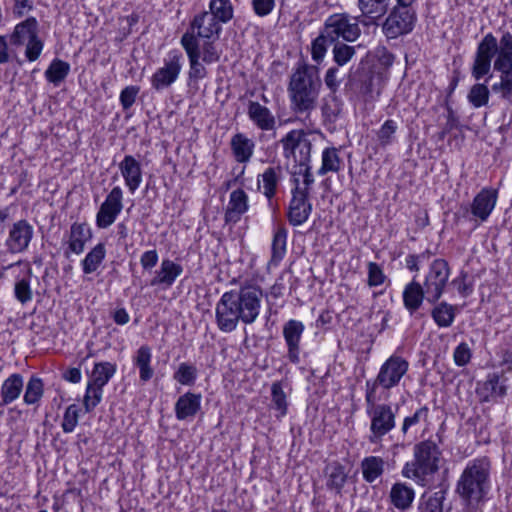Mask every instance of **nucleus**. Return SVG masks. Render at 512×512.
Masks as SVG:
<instances>
[{
    "instance_id": "nucleus-1",
    "label": "nucleus",
    "mask_w": 512,
    "mask_h": 512,
    "mask_svg": "<svg viewBox=\"0 0 512 512\" xmlns=\"http://www.w3.org/2000/svg\"><path fill=\"white\" fill-rule=\"evenodd\" d=\"M262 291L256 286H244L222 294L215 306V322L224 333L236 330L239 322L252 324L259 316Z\"/></svg>"
},
{
    "instance_id": "nucleus-2",
    "label": "nucleus",
    "mask_w": 512,
    "mask_h": 512,
    "mask_svg": "<svg viewBox=\"0 0 512 512\" xmlns=\"http://www.w3.org/2000/svg\"><path fill=\"white\" fill-rule=\"evenodd\" d=\"M491 470L490 458L480 456L469 460L461 472L455 493L470 512H476L487 500L491 490Z\"/></svg>"
},
{
    "instance_id": "nucleus-3",
    "label": "nucleus",
    "mask_w": 512,
    "mask_h": 512,
    "mask_svg": "<svg viewBox=\"0 0 512 512\" xmlns=\"http://www.w3.org/2000/svg\"><path fill=\"white\" fill-rule=\"evenodd\" d=\"M321 87L319 68L305 62L298 63L287 87L291 110L309 118L318 105Z\"/></svg>"
},
{
    "instance_id": "nucleus-4",
    "label": "nucleus",
    "mask_w": 512,
    "mask_h": 512,
    "mask_svg": "<svg viewBox=\"0 0 512 512\" xmlns=\"http://www.w3.org/2000/svg\"><path fill=\"white\" fill-rule=\"evenodd\" d=\"M441 449L430 439L423 440L413 447V459L404 464L401 474L416 484L427 487L439 471Z\"/></svg>"
},
{
    "instance_id": "nucleus-5",
    "label": "nucleus",
    "mask_w": 512,
    "mask_h": 512,
    "mask_svg": "<svg viewBox=\"0 0 512 512\" xmlns=\"http://www.w3.org/2000/svg\"><path fill=\"white\" fill-rule=\"evenodd\" d=\"M377 401V395L365 393L366 413L370 418L368 441L371 444L380 443L396 427V410L390 404H377Z\"/></svg>"
},
{
    "instance_id": "nucleus-6",
    "label": "nucleus",
    "mask_w": 512,
    "mask_h": 512,
    "mask_svg": "<svg viewBox=\"0 0 512 512\" xmlns=\"http://www.w3.org/2000/svg\"><path fill=\"white\" fill-rule=\"evenodd\" d=\"M12 47L25 46V57L29 62L36 61L44 48V42L39 37V24L35 17H28L15 25L9 35Z\"/></svg>"
},
{
    "instance_id": "nucleus-7",
    "label": "nucleus",
    "mask_w": 512,
    "mask_h": 512,
    "mask_svg": "<svg viewBox=\"0 0 512 512\" xmlns=\"http://www.w3.org/2000/svg\"><path fill=\"white\" fill-rule=\"evenodd\" d=\"M409 362L399 355H391L380 367L374 380H367L365 393L376 395L378 387L390 390L399 385L401 379L408 372Z\"/></svg>"
},
{
    "instance_id": "nucleus-8",
    "label": "nucleus",
    "mask_w": 512,
    "mask_h": 512,
    "mask_svg": "<svg viewBox=\"0 0 512 512\" xmlns=\"http://www.w3.org/2000/svg\"><path fill=\"white\" fill-rule=\"evenodd\" d=\"M415 7L395 4L382 25V31L388 39L411 33L417 22Z\"/></svg>"
},
{
    "instance_id": "nucleus-9",
    "label": "nucleus",
    "mask_w": 512,
    "mask_h": 512,
    "mask_svg": "<svg viewBox=\"0 0 512 512\" xmlns=\"http://www.w3.org/2000/svg\"><path fill=\"white\" fill-rule=\"evenodd\" d=\"M322 31L330 38V43L353 42L361 33L356 19L346 14L330 15L325 20Z\"/></svg>"
},
{
    "instance_id": "nucleus-10",
    "label": "nucleus",
    "mask_w": 512,
    "mask_h": 512,
    "mask_svg": "<svg viewBox=\"0 0 512 512\" xmlns=\"http://www.w3.org/2000/svg\"><path fill=\"white\" fill-rule=\"evenodd\" d=\"M183 61L184 56L180 50H170L163 59V66L151 76V87L160 92L174 84L181 73Z\"/></svg>"
},
{
    "instance_id": "nucleus-11",
    "label": "nucleus",
    "mask_w": 512,
    "mask_h": 512,
    "mask_svg": "<svg viewBox=\"0 0 512 512\" xmlns=\"http://www.w3.org/2000/svg\"><path fill=\"white\" fill-rule=\"evenodd\" d=\"M450 276V267L445 259H435L429 266L423 287L426 289V300L435 304L444 293Z\"/></svg>"
},
{
    "instance_id": "nucleus-12",
    "label": "nucleus",
    "mask_w": 512,
    "mask_h": 512,
    "mask_svg": "<svg viewBox=\"0 0 512 512\" xmlns=\"http://www.w3.org/2000/svg\"><path fill=\"white\" fill-rule=\"evenodd\" d=\"M34 233L33 225L26 219H20L12 223L4 241L6 252L10 254L26 252L34 238Z\"/></svg>"
},
{
    "instance_id": "nucleus-13",
    "label": "nucleus",
    "mask_w": 512,
    "mask_h": 512,
    "mask_svg": "<svg viewBox=\"0 0 512 512\" xmlns=\"http://www.w3.org/2000/svg\"><path fill=\"white\" fill-rule=\"evenodd\" d=\"M497 55V38L492 33H487L478 43L471 74L475 80L482 79L491 70V62Z\"/></svg>"
},
{
    "instance_id": "nucleus-14",
    "label": "nucleus",
    "mask_w": 512,
    "mask_h": 512,
    "mask_svg": "<svg viewBox=\"0 0 512 512\" xmlns=\"http://www.w3.org/2000/svg\"><path fill=\"white\" fill-rule=\"evenodd\" d=\"M294 187L291 190V199L289 201L286 217L290 225L296 227L304 224L312 213V203L309 196L300 190L298 178L294 179Z\"/></svg>"
},
{
    "instance_id": "nucleus-15",
    "label": "nucleus",
    "mask_w": 512,
    "mask_h": 512,
    "mask_svg": "<svg viewBox=\"0 0 512 512\" xmlns=\"http://www.w3.org/2000/svg\"><path fill=\"white\" fill-rule=\"evenodd\" d=\"M222 32V25L208 11H202L194 15L189 27L182 37L193 36L196 41L199 38L205 40H217Z\"/></svg>"
},
{
    "instance_id": "nucleus-16",
    "label": "nucleus",
    "mask_w": 512,
    "mask_h": 512,
    "mask_svg": "<svg viewBox=\"0 0 512 512\" xmlns=\"http://www.w3.org/2000/svg\"><path fill=\"white\" fill-rule=\"evenodd\" d=\"M123 191L119 186L114 187L101 204L96 214V225L100 229L111 226L123 208Z\"/></svg>"
},
{
    "instance_id": "nucleus-17",
    "label": "nucleus",
    "mask_w": 512,
    "mask_h": 512,
    "mask_svg": "<svg viewBox=\"0 0 512 512\" xmlns=\"http://www.w3.org/2000/svg\"><path fill=\"white\" fill-rule=\"evenodd\" d=\"M304 330V324L295 319H290L283 325L282 334L287 346V358L293 364L300 362V342Z\"/></svg>"
},
{
    "instance_id": "nucleus-18",
    "label": "nucleus",
    "mask_w": 512,
    "mask_h": 512,
    "mask_svg": "<svg viewBox=\"0 0 512 512\" xmlns=\"http://www.w3.org/2000/svg\"><path fill=\"white\" fill-rule=\"evenodd\" d=\"M180 43L185 50L189 60V80L197 82L207 76L205 66L200 62L199 41H196L191 35L181 37Z\"/></svg>"
},
{
    "instance_id": "nucleus-19",
    "label": "nucleus",
    "mask_w": 512,
    "mask_h": 512,
    "mask_svg": "<svg viewBox=\"0 0 512 512\" xmlns=\"http://www.w3.org/2000/svg\"><path fill=\"white\" fill-rule=\"evenodd\" d=\"M354 86L365 101L374 100L380 94L381 76L372 69H363L359 72Z\"/></svg>"
},
{
    "instance_id": "nucleus-20",
    "label": "nucleus",
    "mask_w": 512,
    "mask_h": 512,
    "mask_svg": "<svg viewBox=\"0 0 512 512\" xmlns=\"http://www.w3.org/2000/svg\"><path fill=\"white\" fill-rule=\"evenodd\" d=\"M497 198V190L492 188H483L474 197V200L471 204V213L481 222L486 221L495 208Z\"/></svg>"
},
{
    "instance_id": "nucleus-21",
    "label": "nucleus",
    "mask_w": 512,
    "mask_h": 512,
    "mask_svg": "<svg viewBox=\"0 0 512 512\" xmlns=\"http://www.w3.org/2000/svg\"><path fill=\"white\" fill-rule=\"evenodd\" d=\"M201 394L186 392L181 395L174 406L175 416L179 421L192 420L201 409Z\"/></svg>"
},
{
    "instance_id": "nucleus-22",
    "label": "nucleus",
    "mask_w": 512,
    "mask_h": 512,
    "mask_svg": "<svg viewBox=\"0 0 512 512\" xmlns=\"http://www.w3.org/2000/svg\"><path fill=\"white\" fill-rule=\"evenodd\" d=\"M249 209V198L247 193L238 188L231 192L229 202L225 211L226 223H237L240 221L241 216Z\"/></svg>"
},
{
    "instance_id": "nucleus-23",
    "label": "nucleus",
    "mask_w": 512,
    "mask_h": 512,
    "mask_svg": "<svg viewBox=\"0 0 512 512\" xmlns=\"http://www.w3.org/2000/svg\"><path fill=\"white\" fill-rule=\"evenodd\" d=\"M119 169L125 184L133 194L142 183L141 164L132 155H126L119 164Z\"/></svg>"
},
{
    "instance_id": "nucleus-24",
    "label": "nucleus",
    "mask_w": 512,
    "mask_h": 512,
    "mask_svg": "<svg viewBox=\"0 0 512 512\" xmlns=\"http://www.w3.org/2000/svg\"><path fill=\"white\" fill-rule=\"evenodd\" d=\"M247 114L253 124L262 131H271L276 128V118L266 106L256 101H249Z\"/></svg>"
},
{
    "instance_id": "nucleus-25",
    "label": "nucleus",
    "mask_w": 512,
    "mask_h": 512,
    "mask_svg": "<svg viewBox=\"0 0 512 512\" xmlns=\"http://www.w3.org/2000/svg\"><path fill=\"white\" fill-rule=\"evenodd\" d=\"M255 142L243 133H236L230 140V148L236 162L247 164L253 157Z\"/></svg>"
},
{
    "instance_id": "nucleus-26",
    "label": "nucleus",
    "mask_w": 512,
    "mask_h": 512,
    "mask_svg": "<svg viewBox=\"0 0 512 512\" xmlns=\"http://www.w3.org/2000/svg\"><path fill=\"white\" fill-rule=\"evenodd\" d=\"M402 298L405 309L409 312L410 316H413L426 298V289H424L422 284L413 279L405 286Z\"/></svg>"
},
{
    "instance_id": "nucleus-27",
    "label": "nucleus",
    "mask_w": 512,
    "mask_h": 512,
    "mask_svg": "<svg viewBox=\"0 0 512 512\" xmlns=\"http://www.w3.org/2000/svg\"><path fill=\"white\" fill-rule=\"evenodd\" d=\"M92 239V230L87 223H73L70 227L68 250L76 255L81 254L85 245Z\"/></svg>"
},
{
    "instance_id": "nucleus-28",
    "label": "nucleus",
    "mask_w": 512,
    "mask_h": 512,
    "mask_svg": "<svg viewBox=\"0 0 512 512\" xmlns=\"http://www.w3.org/2000/svg\"><path fill=\"white\" fill-rule=\"evenodd\" d=\"M389 498L396 509L405 511L411 507L415 498V491L405 482H396L391 487Z\"/></svg>"
},
{
    "instance_id": "nucleus-29",
    "label": "nucleus",
    "mask_w": 512,
    "mask_h": 512,
    "mask_svg": "<svg viewBox=\"0 0 512 512\" xmlns=\"http://www.w3.org/2000/svg\"><path fill=\"white\" fill-rule=\"evenodd\" d=\"M182 272L183 267L180 264L169 259H164L161 262L160 269L156 271L155 277L151 280L150 285L171 287Z\"/></svg>"
},
{
    "instance_id": "nucleus-30",
    "label": "nucleus",
    "mask_w": 512,
    "mask_h": 512,
    "mask_svg": "<svg viewBox=\"0 0 512 512\" xmlns=\"http://www.w3.org/2000/svg\"><path fill=\"white\" fill-rule=\"evenodd\" d=\"M24 385L23 376L19 373L11 374L1 386V399L3 405H8L19 398Z\"/></svg>"
},
{
    "instance_id": "nucleus-31",
    "label": "nucleus",
    "mask_w": 512,
    "mask_h": 512,
    "mask_svg": "<svg viewBox=\"0 0 512 512\" xmlns=\"http://www.w3.org/2000/svg\"><path fill=\"white\" fill-rule=\"evenodd\" d=\"M360 467L363 479L371 484L383 475L385 461L379 456H368L361 461Z\"/></svg>"
},
{
    "instance_id": "nucleus-32",
    "label": "nucleus",
    "mask_w": 512,
    "mask_h": 512,
    "mask_svg": "<svg viewBox=\"0 0 512 512\" xmlns=\"http://www.w3.org/2000/svg\"><path fill=\"white\" fill-rule=\"evenodd\" d=\"M281 168L268 167L262 174L258 176V184L260 177L263 183V194L268 200V204L272 205V199L276 195L277 187L280 181Z\"/></svg>"
},
{
    "instance_id": "nucleus-33",
    "label": "nucleus",
    "mask_w": 512,
    "mask_h": 512,
    "mask_svg": "<svg viewBox=\"0 0 512 512\" xmlns=\"http://www.w3.org/2000/svg\"><path fill=\"white\" fill-rule=\"evenodd\" d=\"M288 230L285 226H278L273 235L272 247H271V259L270 265L278 266L286 254V243H287Z\"/></svg>"
},
{
    "instance_id": "nucleus-34",
    "label": "nucleus",
    "mask_w": 512,
    "mask_h": 512,
    "mask_svg": "<svg viewBox=\"0 0 512 512\" xmlns=\"http://www.w3.org/2000/svg\"><path fill=\"white\" fill-rule=\"evenodd\" d=\"M152 353L151 348L147 345H142L136 351L133 359L134 365L139 369V378L142 382H148L154 374L151 367Z\"/></svg>"
},
{
    "instance_id": "nucleus-35",
    "label": "nucleus",
    "mask_w": 512,
    "mask_h": 512,
    "mask_svg": "<svg viewBox=\"0 0 512 512\" xmlns=\"http://www.w3.org/2000/svg\"><path fill=\"white\" fill-rule=\"evenodd\" d=\"M343 160L339 156V150L336 147H327L322 152L321 166L317 171L319 176L327 173H337L341 170Z\"/></svg>"
},
{
    "instance_id": "nucleus-36",
    "label": "nucleus",
    "mask_w": 512,
    "mask_h": 512,
    "mask_svg": "<svg viewBox=\"0 0 512 512\" xmlns=\"http://www.w3.org/2000/svg\"><path fill=\"white\" fill-rule=\"evenodd\" d=\"M494 70L500 72V81L492 85V91L500 93L504 99L512 97V64L493 65Z\"/></svg>"
},
{
    "instance_id": "nucleus-37",
    "label": "nucleus",
    "mask_w": 512,
    "mask_h": 512,
    "mask_svg": "<svg viewBox=\"0 0 512 512\" xmlns=\"http://www.w3.org/2000/svg\"><path fill=\"white\" fill-rule=\"evenodd\" d=\"M431 317L438 327H450L456 317V307L445 301L440 303L436 302L431 310Z\"/></svg>"
},
{
    "instance_id": "nucleus-38",
    "label": "nucleus",
    "mask_w": 512,
    "mask_h": 512,
    "mask_svg": "<svg viewBox=\"0 0 512 512\" xmlns=\"http://www.w3.org/2000/svg\"><path fill=\"white\" fill-rule=\"evenodd\" d=\"M117 366L111 362H98L95 363L88 382L94 386L104 387L110 379L115 375Z\"/></svg>"
},
{
    "instance_id": "nucleus-39",
    "label": "nucleus",
    "mask_w": 512,
    "mask_h": 512,
    "mask_svg": "<svg viewBox=\"0 0 512 512\" xmlns=\"http://www.w3.org/2000/svg\"><path fill=\"white\" fill-rule=\"evenodd\" d=\"M306 132L301 129H294L289 131L281 140L280 143L283 147V156L286 159H296L298 149L302 144V139L305 138Z\"/></svg>"
},
{
    "instance_id": "nucleus-40",
    "label": "nucleus",
    "mask_w": 512,
    "mask_h": 512,
    "mask_svg": "<svg viewBox=\"0 0 512 512\" xmlns=\"http://www.w3.org/2000/svg\"><path fill=\"white\" fill-rule=\"evenodd\" d=\"M288 406L287 394L284 392L281 382L272 383L270 407L275 411V417L277 419L285 417L288 413Z\"/></svg>"
},
{
    "instance_id": "nucleus-41",
    "label": "nucleus",
    "mask_w": 512,
    "mask_h": 512,
    "mask_svg": "<svg viewBox=\"0 0 512 512\" xmlns=\"http://www.w3.org/2000/svg\"><path fill=\"white\" fill-rule=\"evenodd\" d=\"M327 482L326 486L330 490L340 493L347 481V473L345 467L338 462L329 464L326 467Z\"/></svg>"
},
{
    "instance_id": "nucleus-42",
    "label": "nucleus",
    "mask_w": 512,
    "mask_h": 512,
    "mask_svg": "<svg viewBox=\"0 0 512 512\" xmlns=\"http://www.w3.org/2000/svg\"><path fill=\"white\" fill-rule=\"evenodd\" d=\"M26 274L22 278H17L14 284V296L22 304L30 302L33 298L31 289L32 269L29 263H26Z\"/></svg>"
},
{
    "instance_id": "nucleus-43",
    "label": "nucleus",
    "mask_w": 512,
    "mask_h": 512,
    "mask_svg": "<svg viewBox=\"0 0 512 512\" xmlns=\"http://www.w3.org/2000/svg\"><path fill=\"white\" fill-rule=\"evenodd\" d=\"M507 385L505 380L496 374H490L483 385V390L486 394L483 396V401L489 402L497 397H504L507 393Z\"/></svg>"
},
{
    "instance_id": "nucleus-44",
    "label": "nucleus",
    "mask_w": 512,
    "mask_h": 512,
    "mask_svg": "<svg viewBox=\"0 0 512 512\" xmlns=\"http://www.w3.org/2000/svg\"><path fill=\"white\" fill-rule=\"evenodd\" d=\"M106 256V248L103 243H98L92 248L85 258L82 260V270L84 274H91L95 272Z\"/></svg>"
},
{
    "instance_id": "nucleus-45",
    "label": "nucleus",
    "mask_w": 512,
    "mask_h": 512,
    "mask_svg": "<svg viewBox=\"0 0 512 512\" xmlns=\"http://www.w3.org/2000/svg\"><path fill=\"white\" fill-rule=\"evenodd\" d=\"M211 15L220 23H228L234 15L233 5L230 0H210L209 11Z\"/></svg>"
},
{
    "instance_id": "nucleus-46",
    "label": "nucleus",
    "mask_w": 512,
    "mask_h": 512,
    "mask_svg": "<svg viewBox=\"0 0 512 512\" xmlns=\"http://www.w3.org/2000/svg\"><path fill=\"white\" fill-rule=\"evenodd\" d=\"M390 3L391 0H358V7L363 15L378 19L387 13Z\"/></svg>"
},
{
    "instance_id": "nucleus-47",
    "label": "nucleus",
    "mask_w": 512,
    "mask_h": 512,
    "mask_svg": "<svg viewBox=\"0 0 512 512\" xmlns=\"http://www.w3.org/2000/svg\"><path fill=\"white\" fill-rule=\"evenodd\" d=\"M70 72V64L61 59L55 58L45 71V77L48 82L59 85Z\"/></svg>"
},
{
    "instance_id": "nucleus-48",
    "label": "nucleus",
    "mask_w": 512,
    "mask_h": 512,
    "mask_svg": "<svg viewBox=\"0 0 512 512\" xmlns=\"http://www.w3.org/2000/svg\"><path fill=\"white\" fill-rule=\"evenodd\" d=\"M507 64H512V34L509 31L504 32L497 43V57L494 60V65Z\"/></svg>"
},
{
    "instance_id": "nucleus-49",
    "label": "nucleus",
    "mask_w": 512,
    "mask_h": 512,
    "mask_svg": "<svg viewBox=\"0 0 512 512\" xmlns=\"http://www.w3.org/2000/svg\"><path fill=\"white\" fill-rule=\"evenodd\" d=\"M198 377V369L194 364L182 362L173 374V379L181 385L193 386Z\"/></svg>"
},
{
    "instance_id": "nucleus-50",
    "label": "nucleus",
    "mask_w": 512,
    "mask_h": 512,
    "mask_svg": "<svg viewBox=\"0 0 512 512\" xmlns=\"http://www.w3.org/2000/svg\"><path fill=\"white\" fill-rule=\"evenodd\" d=\"M44 393V384L41 378L31 376L23 396L24 403L34 405L40 401Z\"/></svg>"
},
{
    "instance_id": "nucleus-51",
    "label": "nucleus",
    "mask_w": 512,
    "mask_h": 512,
    "mask_svg": "<svg viewBox=\"0 0 512 512\" xmlns=\"http://www.w3.org/2000/svg\"><path fill=\"white\" fill-rule=\"evenodd\" d=\"M447 490L448 485L441 483L439 490L434 492L423 506L419 507V512H443V502L446 498Z\"/></svg>"
},
{
    "instance_id": "nucleus-52",
    "label": "nucleus",
    "mask_w": 512,
    "mask_h": 512,
    "mask_svg": "<svg viewBox=\"0 0 512 512\" xmlns=\"http://www.w3.org/2000/svg\"><path fill=\"white\" fill-rule=\"evenodd\" d=\"M489 96L490 92L487 85L477 83L470 88L467 99L474 108H480L488 104Z\"/></svg>"
},
{
    "instance_id": "nucleus-53",
    "label": "nucleus",
    "mask_w": 512,
    "mask_h": 512,
    "mask_svg": "<svg viewBox=\"0 0 512 512\" xmlns=\"http://www.w3.org/2000/svg\"><path fill=\"white\" fill-rule=\"evenodd\" d=\"M354 46H350L344 42H336L333 45L332 54L335 66L342 67L346 65L355 55Z\"/></svg>"
},
{
    "instance_id": "nucleus-54",
    "label": "nucleus",
    "mask_w": 512,
    "mask_h": 512,
    "mask_svg": "<svg viewBox=\"0 0 512 512\" xmlns=\"http://www.w3.org/2000/svg\"><path fill=\"white\" fill-rule=\"evenodd\" d=\"M429 415V408L422 406L418 408L412 415L406 416L401 425V433L406 436L413 428H415L421 421L426 422Z\"/></svg>"
},
{
    "instance_id": "nucleus-55",
    "label": "nucleus",
    "mask_w": 512,
    "mask_h": 512,
    "mask_svg": "<svg viewBox=\"0 0 512 512\" xmlns=\"http://www.w3.org/2000/svg\"><path fill=\"white\" fill-rule=\"evenodd\" d=\"M103 396V387L94 386L91 382L87 383L86 392L83 398L85 412L89 413L101 402Z\"/></svg>"
},
{
    "instance_id": "nucleus-56",
    "label": "nucleus",
    "mask_w": 512,
    "mask_h": 512,
    "mask_svg": "<svg viewBox=\"0 0 512 512\" xmlns=\"http://www.w3.org/2000/svg\"><path fill=\"white\" fill-rule=\"evenodd\" d=\"M329 45H334V43H330V38L327 37L325 33L321 30L318 37H316L312 42V59L315 62L320 63L324 59Z\"/></svg>"
},
{
    "instance_id": "nucleus-57",
    "label": "nucleus",
    "mask_w": 512,
    "mask_h": 512,
    "mask_svg": "<svg viewBox=\"0 0 512 512\" xmlns=\"http://www.w3.org/2000/svg\"><path fill=\"white\" fill-rule=\"evenodd\" d=\"M344 74L337 66L330 67L324 75V83L331 93H336L340 87Z\"/></svg>"
},
{
    "instance_id": "nucleus-58",
    "label": "nucleus",
    "mask_w": 512,
    "mask_h": 512,
    "mask_svg": "<svg viewBox=\"0 0 512 512\" xmlns=\"http://www.w3.org/2000/svg\"><path fill=\"white\" fill-rule=\"evenodd\" d=\"M398 129L397 123L394 120H386L379 131L377 132V138L381 146L385 147L392 143L393 135Z\"/></svg>"
},
{
    "instance_id": "nucleus-59",
    "label": "nucleus",
    "mask_w": 512,
    "mask_h": 512,
    "mask_svg": "<svg viewBox=\"0 0 512 512\" xmlns=\"http://www.w3.org/2000/svg\"><path fill=\"white\" fill-rule=\"evenodd\" d=\"M311 150L312 143L307 138V134L305 138L302 139V144L298 149V153L296 154V159H293V162L298 166V168L311 166Z\"/></svg>"
},
{
    "instance_id": "nucleus-60",
    "label": "nucleus",
    "mask_w": 512,
    "mask_h": 512,
    "mask_svg": "<svg viewBox=\"0 0 512 512\" xmlns=\"http://www.w3.org/2000/svg\"><path fill=\"white\" fill-rule=\"evenodd\" d=\"M79 419V409L77 405L71 404L69 405L65 413L63 415V421L61 427L65 433H71L74 431L75 427L78 424Z\"/></svg>"
},
{
    "instance_id": "nucleus-61",
    "label": "nucleus",
    "mask_w": 512,
    "mask_h": 512,
    "mask_svg": "<svg viewBox=\"0 0 512 512\" xmlns=\"http://www.w3.org/2000/svg\"><path fill=\"white\" fill-rule=\"evenodd\" d=\"M215 40H206L200 50V57L206 64H212L218 62L221 56V52L217 49Z\"/></svg>"
},
{
    "instance_id": "nucleus-62",
    "label": "nucleus",
    "mask_w": 512,
    "mask_h": 512,
    "mask_svg": "<svg viewBox=\"0 0 512 512\" xmlns=\"http://www.w3.org/2000/svg\"><path fill=\"white\" fill-rule=\"evenodd\" d=\"M368 279L367 284L369 287H377L382 285L386 280V275L384 274L382 268L376 262H368Z\"/></svg>"
},
{
    "instance_id": "nucleus-63",
    "label": "nucleus",
    "mask_w": 512,
    "mask_h": 512,
    "mask_svg": "<svg viewBox=\"0 0 512 512\" xmlns=\"http://www.w3.org/2000/svg\"><path fill=\"white\" fill-rule=\"evenodd\" d=\"M446 111V122L443 125L442 130L438 133V140L440 141H443L447 134L460 126L459 117L456 115L453 108L451 106H447Z\"/></svg>"
},
{
    "instance_id": "nucleus-64",
    "label": "nucleus",
    "mask_w": 512,
    "mask_h": 512,
    "mask_svg": "<svg viewBox=\"0 0 512 512\" xmlns=\"http://www.w3.org/2000/svg\"><path fill=\"white\" fill-rule=\"evenodd\" d=\"M140 92V87L136 85L126 86L120 92L119 101L123 110L130 109L136 101L137 95Z\"/></svg>"
}]
</instances>
